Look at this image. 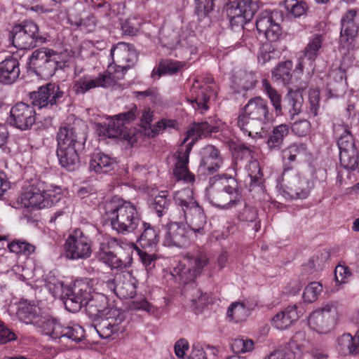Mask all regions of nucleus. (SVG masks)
Returning a JSON list of instances; mask_svg holds the SVG:
<instances>
[{"mask_svg":"<svg viewBox=\"0 0 359 359\" xmlns=\"http://www.w3.org/2000/svg\"><path fill=\"white\" fill-rule=\"evenodd\" d=\"M170 203L171 201L168 198V191H161L154 198L151 207L155 210L157 215L161 217L168 212Z\"/></svg>","mask_w":359,"mask_h":359,"instance_id":"nucleus-44","label":"nucleus"},{"mask_svg":"<svg viewBox=\"0 0 359 359\" xmlns=\"http://www.w3.org/2000/svg\"><path fill=\"white\" fill-rule=\"evenodd\" d=\"M138 231H141L137 236V242L144 249H154L159 241L158 231L149 223L142 221Z\"/></svg>","mask_w":359,"mask_h":359,"instance_id":"nucleus-30","label":"nucleus"},{"mask_svg":"<svg viewBox=\"0 0 359 359\" xmlns=\"http://www.w3.org/2000/svg\"><path fill=\"white\" fill-rule=\"evenodd\" d=\"M217 132H218V127L211 126L206 121L194 123L189 128L186 133V137L174 155L177 162L173 173L177 180H184L186 182H194L195 176L188 168L189 154L192 147L199 138Z\"/></svg>","mask_w":359,"mask_h":359,"instance_id":"nucleus-4","label":"nucleus"},{"mask_svg":"<svg viewBox=\"0 0 359 359\" xmlns=\"http://www.w3.org/2000/svg\"><path fill=\"white\" fill-rule=\"evenodd\" d=\"M329 257V253L327 250H323L317 252L311 259L310 264H311V267L313 269H319L321 268L323 265V263Z\"/></svg>","mask_w":359,"mask_h":359,"instance_id":"nucleus-63","label":"nucleus"},{"mask_svg":"<svg viewBox=\"0 0 359 359\" xmlns=\"http://www.w3.org/2000/svg\"><path fill=\"white\" fill-rule=\"evenodd\" d=\"M138 255L141 262L144 266L147 271L152 269L155 266L157 257L155 254H149L139 248H137Z\"/></svg>","mask_w":359,"mask_h":359,"instance_id":"nucleus-59","label":"nucleus"},{"mask_svg":"<svg viewBox=\"0 0 359 359\" xmlns=\"http://www.w3.org/2000/svg\"><path fill=\"white\" fill-rule=\"evenodd\" d=\"M351 273L347 266L337 265L334 270V278L337 283H345L346 280L350 277Z\"/></svg>","mask_w":359,"mask_h":359,"instance_id":"nucleus-64","label":"nucleus"},{"mask_svg":"<svg viewBox=\"0 0 359 359\" xmlns=\"http://www.w3.org/2000/svg\"><path fill=\"white\" fill-rule=\"evenodd\" d=\"M184 264H180L174 269L173 275L177 280L186 284L195 280L209 263L207 254L201 250L189 252L184 259Z\"/></svg>","mask_w":359,"mask_h":359,"instance_id":"nucleus-8","label":"nucleus"},{"mask_svg":"<svg viewBox=\"0 0 359 359\" xmlns=\"http://www.w3.org/2000/svg\"><path fill=\"white\" fill-rule=\"evenodd\" d=\"M11 123L20 130L31 128L36 122V111L33 106L18 102L11 110Z\"/></svg>","mask_w":359,"mask_h":359,"instance_id":"nucleus-20","label":"nucleus"},{"mask_svg":"<svg viewBox=\"0 0 359 359\" xmlns=\"http://www.w3.org/2000/svg\"><path fill=\"white\" fill-rule=\"evenodd\" d=\"M121 240L110 238L100 244L97 257L111 269H123L131 266L132 252L121 255Z\"/></svg>","mask_w":359,"mask_h":359,"instance_id":"nucleus-9","label":"nucleus"},{"mask_svg":"<svg viewBox=\"0 0 359 359\" xmlns=\"http://www.w3.org/2000/svg\"><path fill=\"white\" fill-rule=\"evenodd\" d=\"M201 157L199 168L212 174L217 171L222 163L219 151L213 145L208 144L200 151Z\"/></svg>","mask_w":359,"mask_h":359,"instance_id":"nucleus-25","label":"nucleus"},{"mask_svg":"<svg viewBox=\"0 0 359 359\" xmlns=\"http://www.w3.org/2000/svg\"><path fill=\"white\" fill-rule=\"evenodd\" d=\"M104 319L114 327V330L121 333L126 330V315L121 310L111 308Z\"/></svg>","mask_w":359,"mask_h":359,"instance_id":"nucleus-42","label":"nucleus"},{"mask_svg":"<svg viewBox=\"0 0 359 359\" xmlns=\"http://www.w3.org/2000/svg\"><path fill=\"white\" fill-rule=\"evenodd\" d=\"M208 86H202L200 89L198 90L196 93V97L192 99H188L193 104V107L196 108L194 104H196L197 109H201L207 110L208 107L207 105V102H208L210 97L207 94Z\"/></svg>","mask_w":359,"mask_h":359,"instance_id":"nucleus-51","label":"nucleus"},{"mask_svg":"<svg viewBox=\"0 0 359 359\" xmlns=\"http://www.w3.org/2000/svg\"><path fill=\"white\" fill-rule=\"evenodd\" d=\"M110 55L114 64L133 65L137 60V53L133 46L125 42L118 43L110 51Z\"/></svg>","mask_w":359,"mask_h":359,"instance_id":"nucleus-26","label":"nucleus"},{"mask_svg":"<svg viewBox=\"0 0 359 359\" xmlns=\"http://www.w3.org/2000/svg\"><path fill=\"white\" fill-rule=\"evenodd\" d=\"M175 125V120L162 118L153 126L151 125V128H148L151 130V132L149 133V135L154 137L163 131L165 128H174Z\"/></svg>","mask_w":359,"mask_h":359,"instance_id":"nucleus-57","label":"nucleus"},{"mask_svg":"<svg viewBox=\"0 0 359 359\" xmlns=\"http://www.w3.org/2000/svg\"><path fill=\"white\" fill-rule=\"evenodd\" d=\"M102 217L110 223L114 231L122 235L135 233L142 223L136 206L118 197H114L105 203Z\"/></svg>","mask_w":359,"mask_h":359,"instance_id":"nucleus-3","label":"nucleus"},{"mask_svg":"<svg viewBox=\"0 0 359 359\" xmlns=\"http://www.w3.org/2000/svg\"><path fill=\"white\" fill-rule=\"evenodd\" d=\"M257 8V5L252 0H233L226 8L231 26L242 30L244 25L253 18Z\"/></svg>","mask_w":359,"mask_h":359,"instance_id":"nucleus-14","label":"nucleus"},{"mask_svg":"<svg viewBox=\"0 0 359 359\" xmlns=\"http://www.w3.org/2000/svg\"><path fill=\"white\" fill-rule=\"evenodd\" d=\"M16 339L17 337L13 331L0 321V344H5Z\"/></svg>","mask_w":359,"mask_h":359,"instance_id":"nucleus-60","label":"nucleus"},{"mask_svg":"<svg viewBox=\"0 0 359 359\" xmlns=\"http://www.w3.org/2000/svg\"><path fill=\"white\" fill-rule=\"evenodd\" d=\"M163 245L185 248L191 243L189 231L182 221H171L163 228Z\"/></svg>","mask_w":359,"mask_h":359,"instance_id":"nucleus-16","label":"nucleus"},{"mask_svg":"<svg viewBox=\"0 0 359 359\" xmlns=\"http://www.w3.org/2000/svg\"><path fill=\"white\" fill-rule=\"evenodd\" d=\"M287 190H283L282 195L286 198L304 199L309 194L306 182L299 177H294L287 187Z\"/></svg>","mask_w":359,"mask_h":359,"instance_id":"nucleus-35","label":"nucleus"},{"mask_svg":"<svg viewBox=\"0 0 359 359\" xmlns=\"http://www.w3.org/2000/svg\"><path fill=\"white\" fill-rule=\"evenodd\" d=\"M97 283V279L84 278L76 280L71 289L82 301L87 302L96 290H99Z\"/></svg>","mask_w":359,"mask_h":359,"instance_id":"nucleus-32","label":"nucleus"},{"mask_svg":"<svg viewBox=\"0 0 359 359\" xmlns=\"http://www.w3.org/2000/svg\"><path fill=\"white\" fill-rule=\"evenodd\" d=\"M60 189L46 190L45 184L36 182L21 194L20 201L25 208L39 209L51 207L61 199Z\"/></svg>","mask_w":359,"mask_h":359,"instance_id":"nucleus-7","label":"nucleus"},{"mask_svg":"<svg viewBox=\"0 0 359 359\" xmlns=\"http://www.w3.org/2000/svg\"><path fill=\"white\" fill-rule=\"evenodd\" d=\"M322 290L323 286L320 283H311L304 290L302 296L304 302L311 303L316 301Z\"/></svg>","mask_w":359,"mask_h":359,"instance_id":"nucleus-52","label":"nucleus"},{"mask_svg":"<svg viewBox=\"0 0 359 359\" xmlns=\"http://www.w3.org/2000/svg\"><path fill=\"white\" fill-rule=\"evenodd\" d=\"M309 113L313 117L318 115L320 109V91L313 89L309 91Z\"/></svg>","mask_w":359,"mask_h":359,"instance_id":"nucleus-54","label":"nucleus"},{"mask_svg":"<svg viewBox=\"0 0 359 359\" xmlns=\"http://www.w3.org/2000/svg\"><path fill=\"white\" fill-rule=\"evenodd\" d=\"M284 5L287 11L296 18L304 15L308 10L306 4L302 1L285 0Z\"/></svg>","mask_w":359,"mask_h":359,"instance_id":"nucleus-50","label":"nucleus"},{"mask_svg":"<svg viewBox=\"0 0 359 359\" xmlns=\"http://www.w3.org/2000/svg\"><path fill=\"white\" fill-rule=\"evenodd\" d=\"M292 132L300 137H304L308 135L311 130V123L306 119H301L295 121L292 127Z\"/></svg>","mask_w":359,"mask_h":359,"instance_id":"nucleus-58","label":"nucleus"},{"mask_svg":"<svg viewBox=\"0 0 359 359\" xmlns=\"http://www.w3.org/2000/svg\"><path fill=\"white\" fill-rule=\"evenodd\" d=\"M333 130L337 137L340 165L348 171H355L359 167V150L349 126L334 123Z\"/></svg>","mask_w":359,"mask_h":359,"instance_id":"nucleus-6","label":"nucleus"},{"mask_svg":"<svg viewBox=\"0 0 359 359\" xmlns=\"http://www.w3.org/2000/svg\"><path fill=\"white\" fill-rule=\"evenodd\" d=\"M323 41V35L319 34L313 35L304 48L303 55L299 57L300 62L298 65L301 67L304 65L311 66L319 54Z\"/></svg>","mask_w":359,"mask_h":359,"instance_id":"nucleus-29","label":"nucleus"},{"mask_svg":"<svg viewBox=\"0 0 359 359\" xmlns=\"http://www.w3.org/2000/svg\"><path fill=\"white\" fill-rule=\"evenodd\" d=\"M42 329L46 335L53 339H67L80 342L85 338L84 329L78 324L65 326L55 318H48L42 323Z\"/></svg>","mask_w":359,"mask_h":359,"instance_id":"nucleus-13","label":"nucleus"},{"mask_svg":"<svg viewBox=\"0 0 359 359\" xmlns=\"http://www.w3.org/2000/svg\"><path fill=\"white\" fill-rule=\"evenodd\" d=\"M227 317L236 323L244 320L249 315V310L243 302L232 303L227 310Z\"/></svg>","mask_w":359,"mask_h":359,"instance_id":"nucleus-45","label":"nucleus"},{"mask_svg":"<svg viewBox=\"0 0 359 359\" xmlns=\"http://www.w3.org/2000/svg\"><path fill=\"white\" fill-rule=\"evenodd\" d=\"M243 205V207L238 211V218L239 220L245 222L255 223L253 229L255 231H258L260 229V222L257 221L258 212L257 210L251 205H247L242 201V203L240 206Z\"/></svg>","mask_w":359,"mask_h":359,"instance_id":"nucleus-39","label":"nucleus"},{"mask_svg":"<svg viewBox=\"0 0 359 359\" xmlns=\"http://www.w3.org/2000/svg\"><path fill=\"white\" fill-rule=\"evenodd\" d=\"M304 303L287 306L275 315L272 319V325L278 330H285L291 326L305 313Z\"/></svg>","mask_w":359,"mask_h":359,"instance_id":"nucleus-21","label":"nucleus"},{"mask_svg":"<svg viewBox=\"0 0 359 359\" xmlns=\"http://www.w3.org/2000/svg\"><path fill=\"white\" fill-rule=\"evenodd\" d=\"M183 285V294L191 302L196 312H201L211 302L210 294L203 292L194 280Z\"/></svg>","mask_w":359,"mask_h":359,"instance_id":"nucleus-23","label":"nucleus"},{"mask_svg":"<svg viewBox=\"0 0 359 359\" xmlns=\"http://www.w3.org/2000/svg\"><path fill=\"white\" fill-rule=\"evenodd\" d=\"M63 298L66 309L72 313H76L83 306H86V302L82 301L78 295L75 294L71 288H67Z\"/></svg>","mask_w":359,"mask_h":359,"instance_id":"nucleus-46","label":"nucleus"},{"mask_svg":"<svg viewBox=\"0 0 359 359\" xmlns=\"http://www.w3.org/2000/svg\"><path fill=\"white\" fill-rule=\"evenodd\" d=\"M50 60L53 63V73L57 69H62L68 66V60L65 59L66 55L62 53H57L53 50L48 49Z\"/></svg>","mask_w":359,"mask_h":359,"instance_id":"nucleus-55","label":"nucleus"},{"mask_svg":"<svg viewBox=\"0 0 359 359\" xmlns=\"http://www.w3.org/2000/svg\"><path fill=\"white\" fill-rule=\"evenodd\" d=\"M249 177H250V190L255 187H260L264 182L263 172L258 161H250L249 164Z\"/></svg>","mask_w":359,"mask_h":359,"instance_id":"nucleus-47","label":"nucleus"},{"mask_svg":"<svg viewBox=\"0 0 359 359\" xmlns=\"http://www.w3.org/2000/svg\"><path fill=\"white\" fill-rule=\"evenodd\" d=\"M97 287L102 293L110 291L119 294L123 298L132 297L135 293V287L131 283L128 282L123 283L122 286H117L114 279H109L106 281L98 280Z\"/></svg>","mask_w":359,"mask_h":359,"instance_id":"nucleus-34","label":"nucleus"},{"mask_svg":"<svg viewBox=\"0 0 359 359\" xmlns=\"http://www.w3.org/2000/svg\"><path fill=\"white\" fill-rule=\"evenodd\" d=\"M125 129L124 123L117 120L114 116L111 117L107 123L100 124V133L109 138H117Z\"/></svg>","mask_w":359,"mask_h":359,"instance_id":"nucleus-37","label":"nucleus"},{"mask_svg":"<svg viewBox=\"0 0 359 359\" xmlns=\"http://www.w3.org/2000/svg\"><path fill=\"white\" fill-rule=\"evenodd\" d=\"M65 249L66 257L69 259H87L92 253L88 237L79 229L69 235L65 241Z\"/></svg>","mask_w":359,"mask_h":359,"instance_id":"nucleus-17","label":"nucleus"},{"mask_svg":"<svg viewBox=\"0 0 359 359\" xmlns=\"http://www.w3.org/2000/svg\"><path fill=\"white\" fill-rule=\"evenodd\" d=\"M86 127L84 129L65 126L60 128L57 134V156L60 164L68 171H74L80 166L79 151L84 149L87 139Z\"/></svg>","mask_w":359,"mask_h":359,"instance_id":"nucleus-2","label":"nucleus"},{"mask_svg":"<svg viewBox=\"0 0 359 359\" xmlns=\"http://www.w3.org/2000/svg\"><path fill=\"white\" fill-rule=\"evenodd\" d=\"M20 63L18 59L8 57L0 62V83L11 85L19 78Z\"/></svg>","mask_w":359,"mask_h":359,"instance_id":"nucleus-28","label":"nucleus"},{"mask_svg":"<svg viewBox=\"0 0 359 359\" xmlns=\"http://www.w3.org/2000/svg\"><path fill=\"white\" fill-rule=\"evenodd\" d=\"M96 322L97 323L95 325V328L100 337L108 339L113 334L118 333L117 330H114V327L107 320H105L104 318H100V320Z\"/></svg>","mask_w":359,"mask_h":359,"instance_id":"nucleus-53","label":"nucleus"},{"mask_svg":"<svg viewBox=\"0 0 359 359\" xmlns=\"http://www.w3.org/2000/svg\"><path fill=\"white\" fill-rule=\"evenodd\" d=\"M85 307L86 314L93 322L104 318L111 309L107 295L99 290H96L91 298L86 302Z\"/></svg>","mask_w":359,"mask_h":359,"instance_id":"nucleus-22","label":"nucleus"},{"mask_svg":"<svg viewBox=\"0 0 359 359\" xmlns=\"http://www.w3.org/2000/svg\"><path fill=\"white\" fill-rule=\"evenodd\" d=\"M138 115L139 111L137 107L135 104H133L128 111L116 114L114 117H116L117 120L125 123H130L135 120Z\"/></svg>","mask_w":359,"mask_h":359,"instance_id":"nucleus-62","label":"nucleus"},{"mask_svg":"<svg viewBox=\"0 0 359 359\" xmlns=\"http://www.w3.org/2000/svg\"><path fill=\"white\" fill-rule=\"evenodd\" d=\"M285 100L288 102L291 109L289 111L290 117L293 119L294 116L298 115L302 111V107L304 102L302 93L299 89L289 90L285 96Z\"/></svg>","mask_w":359,"mask_h":359,"instance_id":"nucleus-40","label":"nucleus"},{"mask_svg":"<svg viewBox=\"0 0 359 359\" xmlns=\"http://www.w3.org/2000/svg\"><path fill=\"white\" fill-rule=\"evenodd\" d=\"M356 11L351 9L341 18L340 41L344 45L350 44L358 34L359 24L356 22Z\"/></svg>","mask_w":359,"mask_h":359,"instance_id":"nucleus-24","label":"nucleus"},{"mask_svg":"<svg viewBox=\"0 0 359 359\" xmlns=\"http://www.w3.org/2000/svg\"><path fill=\"white\" fill-rule=\"evenodd\" d=\"M66 97V93L55 83H48L29 93L32 104L40 109L57 107L65 101Z\"/></svg>","mask_w":359,"mask_h":359,"instance_id":"nucleus-12","label":"nucleus"},{"mask_svg":"<svg viewBox=\"0 0 359 359\" xmlns=\"http://www.w3.org/2000/svg\"><path fill=\"white\" fill-rule=\"evenodd\" d=\"M255 74L252 72H245L240 79L239 85L244 90H248L255 87L257 83Z\"/></svg>","mask_w":359,"mask_h":359,"instance_id":"nucleus-61","label":"nucleus"},{"mask_svg":"<svg viewBox=\"0 0 359 359\" xmlns=\"http://www.w3.org/2000/svg\"><path fill=\"white\" fill-rule=\"evenodd\" d=\"M253 341L250 339H235L231 344V349L236 353L250 351L253 348Z\"/></svg>","mask_w":359,"mask_h":359,"instance_id":"nucleus-56","label":"nucleus"},{"mask_svg":"<svg viewBox=\"0 0 359 359\" xmlns=\"http://www.w3.org/2000/svg\"><path fill=\"white\" fill-rule=\"evenodd\" d=\"M235 186H222L220 183L211 186L207 189L209 201L215 206L222 209L237 207L242 203V194L238 190L236 182Z\"/></svg>","mask_w":359,"mask_h":359,"instance_id":"nucleus-11","label":"nucleus"},{"mask_svg":"<svg viewBox=\"0 0 359 359\" xmlns=\"http://www.w3.org/2000/svg\"><path fill=\"white\" fill-rule=\"evenodd\" d=\"M185 65L184 62H180L172 60H161L158 67L154 68L151 72V76L156 75L161 76L165 74H174L177 73L181 68Z\"/></svg>","mask_w":359,"mask_h":359,"instance_id":"nucleus-38","label":"nucleus"},{"mask_svg":"<svg viewBox=\"0 0 359 359\" xmlns=\"http://www.w3.org/2000/svg\"><path fill=\"white\" fill-rule=\"evenodd\" d=\"M9 250L15 254L29 256L35 251V246L25 241L14 240L8 243Z\"/></svg>","mask_w":359,"mask_h":359,"instance_id":"nucleus-48","label":"nucleus"},{"mask_svg":"<svg viewBox=\"0 0 359 359\" xmlns=\"http://www.w3.org/2000/svg\"><path fill=\"white\" fill-rule=\"evenodd\" d=\"M11 34L13 45L19 49L29 50L36 47L38 41H46V38L40 34L37 25L33 21H25L15 25Z\"/></svg>","mask_w":359,"mask_h":359,"instance_id":"nucleus-10","label":"nucleus"},{"mask_svg":"<svg viewBox=\"0 0 359 359\" xmlns=\"http://www.w3.org/2000/svg\"><path fill=\"white\" fill-rule=\"evenodd\" d=\"M117 83L115 76L108 72L100 73L95 78L85 75L75 81L72 86V90L76 95H84L88 90L95 88H109Z\"/></svg>","mask_w":359,"mask_h":359,"instance_id":"nucleus-18","label":"nucleus"},{"mask_svg":"<svg viewBox=\"0 0 359 359\" xmlns=\"http://www.w3.org/2000/svg\"><path fill=\"white\" fill-rule=\"evenodd\" d=\"M306 151V146L303 143H294L283 150L282 156L284 160H287L290 163L294 162L297 156L304 154Z\"/></svg>","mask_w":359,"mask_h":359,"instance_id":"nucleus-49","label":"nucleus"},{"mask_svg":"<svg viewBox=\"0 0 359 359\" xmlns=\"http://www.w3.org/2000/svg\"><path fill=\"white\" fill-rule=\"evenodd\" d=\"M292 63L291 61L280 62L272 72L273 79L283 85H288L292 79L291 70Z\"/></svg>","mask_w":359,"mask_h":359,"instance_id":"nucleus-41","label":"nucleus"},{"mask_svg":"<svg viewBox=\"0 0 359 359\" xmlns=\"http://www.w3.org/2000/svg\"><path fill=\"white\" fill-rule=\"evenodd\" d=\"M290 127L286 123H281L273 128L266 140L267 148L270 151L281 149L285 138L289 135Z\"/></svg>","mask_w":359,"mask_h":359,"instance_id":"nucleus-31","label":"nucleus"},{"mask_svg":"<svg viewBox=\"0 0 359 359\" xmlns=\"http://www.w3.org/2000/svg\"><path fill=\"white\" fill-rule=\"evenodd\" d=\"M262 87L274 111L271 110L268 101L259 96L250 99L237 118L238 126L249 136L258 134L266 125L273 122L275 116L283 114L281 95L266 79H262Z\"/></svg>","mask_w":359,"mask_h":359,"instance_id":"nucleus-1","label":"nucleus"},{"mask_svg":"<svg viewBox=\"0 0 359 359\" xmlns=\"http://www.w3.org/2000/svg\"><path fill=\"white\" fill-rule=\"evenodd\" d=\"M30 70L41 77L53 76V63L50 60V53L48 48L35 50L29 57L27 63Z\"/></svg>","mask_w":359,"mask_h":359,"instance_id":"nucleus-19","label":"nucleus"},{"mask_svg":"<svg viewBox=\"0 0 359 359\" xmlns=\"http://www.w3.org/2000/svg\"><path fill=\"white\" fill-rule=\"evenodd\" d=\"M309 324L318 333H327L333 324L331 316H324L322 312L313 311L309 318Z\"/></svg>","mask_w":359,"mask_h":359,"instance_id":"nucleus-36","label":"nucleus"},{"mask_svg":"<svg viewBox=\"0 0 359 359\" xmlns=\"http://www.w3.org/2000/svg\"><path fill=\"white\" fill-rule=\"evenodd\" d=\"M39 308L34 304L27 300L20 301L17 311V316L20 320L26 324H37L42 327L43 321L51 318L50 317H40Z\"/></svg>","mask_w":359,"mask_h":359,"instance_id":"nucleus-27","label":"nucleus"},{"mask_svg":"<svg viewBox=\"0 0 359 359\" xmlns=\"http://www.w3.org/2000/svg\"><path fill=\"white\" fill-rule=\"evenodd\" d=\"M173 199L176 210L172 213V219L184 222L196 233L204 234L206 216L203 208L195 200L193 191L186 188L175 191Z\"/></svg>","mask_w":359,"mask_h":359,"instance_id":"nucleus-5","label":"nucleus"},{"mask_svg":"<svg viewBox=\"0 0 359 359\" xmlns=\"http://www.w3.org/2000/svg\"><path fill=\"white\" fill-rule=\"evenodd\" d=\"M338 346L339 351L344 355L359 353V345L349 333L344 334L338 339Z\"/></svg>","mask_w":359,"mask_h":359,"instance_id":"nucleus-43","label":"nucleus"},{"mask_svg":"<svg viewBox=\"0 0 359 359\" xmlns=\"http://www.w3.org/2000/svg\"><path fill=\"white\" fill-rule=\"evenodd\" d=\"M116 161L103 153L93 154L90 160V170L96 173H107L114 169Z\"/></svg>","mask_w":359,"mask_h":359,"instance_id":"nucleus-33","label":"nucleus"},{"mask_svg":"<svg viewBox=\"0 0 359 359\" xmlns=\"http://www.w3.org/2000/svg\"><path fill=\"white\" fill-rule=\"evenodd\" d=\"M282 20L281 13L278 11H264L259 14L256 20L257 29L262 33L269 41L279 39L282 29L280 22Z\"/></svg>","mask_w":359,"mask_h":359,"instance_id":"nucleus-15","label":"nucleus"}]
</instances>
